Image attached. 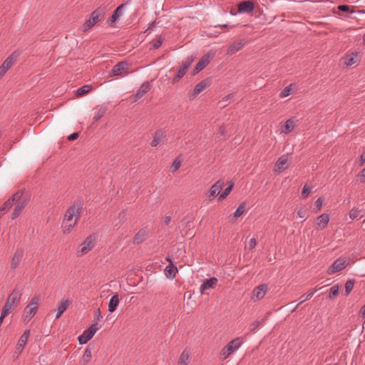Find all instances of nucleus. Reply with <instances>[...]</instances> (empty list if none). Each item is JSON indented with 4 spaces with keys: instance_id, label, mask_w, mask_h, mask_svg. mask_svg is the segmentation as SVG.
<instances>
[{
    "instance_id": "nucleus-1",
    "label": "nucleus",
    "mask_w": 365,
    "mask_h": 365,
    "mask_svg": "<svg viewBox=\"0 0 365 365\" xmlns=\"http://www.w3.org/2000/svg\"><path fill=\"white\" fill-rule=\"evenodd\" d=\"M83 206V200L82 199H78L67 209L64 215L65 227L67 228L64 230V233H69L76 225L78 220L80 219Z\"/></svg>"
},
{
    "instance_id": "nucleus-2",
    "label": "nucleus",
    "mask_w": 365,
    "mask_h": 365,
    "mask_svg": "<svg viewBox=\"0 0 365 365\" xmlns=\"http://www.w3.org/2000/svg\"><path fill=\"white\" fill-rule=\"evenodd\" d=\"M21 295L22 293L21 290H18L16 289H14L12 293L9 295L6 302L2 308V317H6L19 304Z\"/></svg>"
},
{
    "instance_id": "nucleus-3",
    "label": "nucleus",
    "mask_w": 365,
    "mask_h": 365,
    "mask_svg": "<svg viewBox=\"0 0 365 365\" xmlns=\"http://www.w3.org/2000/svg\"><path fill=\"white\" fill-rule=\"evenodd\" d=\"M40 301L41 295L36 294L24 308L23 317L25 322H29L36 314Z\"/></svg>"
},
{
    "instance_id": "nucleus-4",
    "label": "nucleus",
    "mask_w": 365,
    "mask_h": 365,
    "mask_svg": "<svg viewBox=\"0 0 365 365\" xmlns=\"http://www.w3.org/2000/svg\"><path fill=\"white\" fill-rule=\"evenodd\" d=\"M101 327L98 326L97 322L92 324L88 329L85 330L82 334L78 337V340L80 344H85L90 341L95 333Z\"/></svg>"
},
{
    "instance_id": "nucleus-5",
    "label": "nucleus",
    "mask_w": 365,
    "mask_h": 365,
    "mask_svg": "<svg viewBox=\"0 0 365 365\" xmlns=\"http://www.w3.org/2000/svg\"><path fill=\"white\" fill-rule=\"evenodd\" d=\"M349 264L345 258L339 257L337 258L332 264L327 269V273L329 275L334 274L344 269Z\"/></svg>"
},
{
    "instance_id": "nucleus-6",
    "label": "nucleus",
    "mask_w": 365,
    "mask_h": 365,
    "mask_svg": "<svg viewBox=\"0 0 365 365\" xmlns=\"http://www.w3.org/2000/svg\"><path fill=\"white\" fill-rule=\"evenodd\" d=\"M192 61L193 58L188 57L185 61L182 62L177 73L172 80L173 84L178 83L185 75Z\"/></svg>"
},
{
    "instance_id": "nucleus-7",
    "label": "nucleus",
    "mask_w": 365,
    "mask_h": 365,
    "mask_svg": "<svg viewBox=\"0 0 365 365\" xmlns=\"http://www.w3.org/2000/svg\"><path fill=\"white\" fill-rule=\"evenodd\" d=\"M212 83L211 77L206 78L200 83H198L194 88L192 93L189 94L190 99H194L196 96L200 94L204 89L209 87Z\"/></svg>"
},
{
    "instance_id": "nucleus-8",
    "label": "nucleus",
    "mask_w": 365,
    "mask_h": 365,
    "mask_svg": "<svg viewBox=\"0 0 365 365\" xmlns=\"http://www.w3.org/2000/svg\"><path fill=\"white\" fill-rule=\"evenodd\" d=\"M214 53H207L203 55V56L200 59L194 69L192 70V75L195 76L201 71L204 68H205L210 63V60L213 58Z\"/></svg>"
},
{
    "instance_id": "nucleus-9",
    "label": "nucleus",
    "mask_w": 365,
    "mask_h": 365,
    "mask_svg": "<svg viewBox=\"0 0 365 365\" xmlns=\"http://www.w3.org/2000/svg\"><path fill=\"white\" fill-rule=\"evenodd\" d=\"M130 66V64L127 61H120L118 63L113 67L110 76H123L128 73Z\"/></svg>"
},
{
    "instance_id": "nucleus-10",
    "label": "nucleus",
    "mask_w": 365,
    "mask_h": 365,
    "mask_svg": "<svg viewBox=\"0 0 365 365\" xmlns=\"http://www.w3.org/2000/svg\"><path fill=\"white\" fill-rule=\"evenodd\" d=\"M255 8V4L252 0H244L237 4V11L239 13H251Z\"/></svg>"
},
{
    "instance_id": "nucleus-11",
    "label": "nucleus",
    "mask_w": 365,
    "mask_h": 365,
    "mask_svg": "<svg viewBox=\"0 0 365 365\" xmlns=\"http://www.w3.org/2000/svg\"><path fill=\"white\" fill-rule=\"evenodd\" d=\"M96 243V237L94 235H89L81 243V252L82 255L88 253L94 247Z\"/></svg>"
},
{
    "instance_id": "nucleus-12",
    "label": "nucleus",
    "mask_w": 365,
    "mask_h": 365,
    "mask_svg": "<svg viewBox=\"0 0 365 365\" xmlns=\"http://www.w3.org/2000/svg\"><path fill=\"white\" fill-rule=\"evenodd\" d=\"M153 80L150 81L144 82L139 89L137 91L136 93L133 96V102L138 101L140 98H142L147 92H148L152 87V82Z\"/></svg>"
},
{
    "instance_id": "nucleus-13",
    "label": "nucleus",
    "mask_w": 365,
    "mask_h": 365,
    "mask_svg": "<svg viewBox=\"0 0 365 365\" xmlns=\"http://www.w3.org/2000/svg\"><path fill=\"white\" fill-rule=\"evenodd\" d=\"M106 13V7L100 6L91 13V18L92 21H94V23L97 24L98 22L101 21L102 19H104Z\"/></svg>"
},
{
    "instance_id": "nucleus-14",
    "label": "nucleus",
    "mask_w": 365,
    "mask_h": 365,
    "mask_svg": "<svg viewBox=\"0 0 365 365\" xmlns=\"http://www.w3.org/2000/svg\"><path fill=\"white\" fill-rule=\"evenodd\" d=\"M127 5V3L120 4L113 12L112 15L108 19L110 25L114 24L118 18L121 16L123 9Z\"/></svg>"
},
{
    "instance_id": "nucleus-15",
    "label": "nucleus",
    "mask_w": 365,
    "mask_h": 365,
    "mask_svg": "<svg viewBox=\"0 0 365 365\" xmlns=\"http://www.w3.org/2000/svg\"><path fill=\"white\" fill-rule=\"evenodd\" d=\"M19 56L20 52L15 51L4 61L2 65L6 68V70H9L15 63Z\"/></svg>"
},
{
    "instance_id": "nucleus-16",
    "label": "nucleus",
    "mask_w": 365,
    "mask_h": 365,
    "mask_svg": "<svg viewBox=\"0 0 365 365\" xmlns=\"http://www.w3.org/2000/svg\"><path fill=\"white\" fill-rule=\"evenodd\" d=\"M288 159L285 155L280 157L275 163L274 170L275 173H279L284 170L287 166Z\"/></svg>"
},
{
    "instance_id": "nucleus-17",
    "label": "nucleus",
    "mask_w": 365,
    "mask_h": 365,
    "mask_svg": "<svg viewBox=\"0 0 365 365\" xmlns=\"http://www.w3.org/2000/svg\"><path fill=\"white\" fill-rule=\"evenodd\" d=\"M242 344V340L240 338H236L231 341H230L225 346V350L227 351V354H231L236 349H237L240 345Z\"/></svg>"
},
{
    "instance_id": "nucleus-18",
    "label": "nucleus",
    "mask_w": 365,
    "mask_h": 365,
    "mask_svg": "<svg viewBox=\"0 0 365 365\" xmlns=\"http://www.w3.org/2000/svg\"><path fill=\"white\" fill-rule=\"evenodd\" d=\"M30 334V330L26 329L24 334L21 335L20 339L18 341V343L16 344V349L19 351V353L20 354L23 349L25 347V345L26 344V342L28 341L29 336Z\"/></svg>"
},
{
    "instance_id": "nucleus-19",
    "label": "nucleus",
    "mask_w": 365,
    "mask_h": 365,
    "mask_svg": "<svg viewBox=\"0 0 365 365\" xmlns=\"http://www.w3.org/2000/svg\"><path fill=\"white\" fill-rule=\"evenodd\" d=\"M165 132L163 129H158L155 131L153 139L150 143L152 147H156L163 139L165 138Z\"/></svg>"
},
{
    "instance_id": "nucleus-20",
    "label": "nucleus",
    "mask_w": 365,
    "mask_h": 365,
    "mask_svg": "<svg viewBox=\"0 0 365 365\" xmlns=\"http://www.w3.org/2000/svg\"><path fill=\"white\" fill-rule=\"evenodd\" d=\"M246 202H242L237 208V210L233 213L232 216H230V220L232 223L236 222L237 219L240 217L246 210Z\"/></svg>"
},
{
    "instance_id": "nucleus-21",
    "label": "nucleus",
    "mask_w": 365,
    "mask_h": 365,
    "mask_svg": "<svg viewBox=\"0 0 365 365\" xmlns=\"http://www.w3.org/2000/svg\"><path fill=\"white\" fill-rule=\"evenodd\" d=\"M223 186H224V181L222 180H217L214 185H212V187L210 190L209 197H214L217 196L222 190Z\"/></svg>"
},
{
    "instance_id": "nucleus-22",
    "label": "nucleus",
    "mask_w": 365,
    "mask_h": 365,
    "mask_svg": "<svg viewBox=\"0 0 365 365\" xmlns=\"http://www.w3.org/2000/svg\"><path fill=\"white\" fill-rule=\"evenodd\" d=\"M217 283V279L214 277L205 279L200 286V292L203 294L205 289L214 288Z\"/></svg>"
},
{
    "instance_id": "nucleus-23",
    "label": "nucleus",
    "mask_w": 365,
    "mask_h": 365,
    "mask_svg": "<svg viewBox=\"0 0 365 365\" xmlns=\"http://www.w3.org/2000/svg\"><path fill=\"white\" fill-rule=\"evenodd\" d=\"M267 291V285L265 284H262L255 287L252 292L253 296L255 297L257 299H262L266 292Z\"/></svg>"
},
{
    "instance_id": "nucleus-24",
    "label": "nucleus",
    "mask_w": 365,
    "mask_h": 365,
    "mask_svg": "<svg viewBox=\"0 0 365 365\" xmlns=\"http://www.w3.org/2000/svg\"><path fill=\"white\" fill-rule=\"evenodd\" d=\"M245 45L244 40H240L238 41H235L230 45L227 48V54L232 55L240 50L243 46Z\"/></svg>"
},
{
    "instance_id": "nucleus-25",
    "label": "nucleus",
    "mask_w": 365,
    "mask_h": 365,
    "mask_svg": "<svg viewBox=\"0 0 365 365\" xmlns=\"http://www.w3.org/2000/svg\"><path fill=\"white\" fill-rule=\"evenodd\" d=\"M27 205V200H24L22 202H19V203L16 204L15 208L11 215V220H15L17 218L21 213L24 208Z\"/></svg>"
},
{
    "instance_id": "nucleus-26",
    "label": "nucleus",
    "mask_w": 365,
    "mask_h": 365,
    "mask_svg": "<svg viewBox=\"0 0 365 365\" xmlns=\"http://www.w3.org/2000/svg\"><path fill=\"white\" fill-rule=\"evenodd\" d=\"M164 272L167 278L173 279L178 272V268L175 264H173V262L170 261V264L165 268Z\"/></svg>"
},
{
    "instance_id": "nucleus-27",
    "label": "nucleus",
    "mask_w": 365,
    "mask_h": 365,
    "mask_svg": "<svg viewBox=\"0 0 365 365\" xmlns=\"http://www.w3.org/2000/svg\"><path fill=\"white\" fill-rule=\"evenodd\" d=\"M25 189H21L15 192L11 197L12 201L14 202L15 204L19 203V202H22L24 200H27V202H29V197L26 195H24Z\"/></svg>"
},
{
    "instance_id": "nucleus-28",
    "label": "nucleus",
    "mask_w": 365,
    "mask_h": 365,
    "mask_svg": "<svg viewBox=\"0 0 365 365\" xmlns=\"http://www.w3.org/2000/svg\"><path fill=\"white\" fill-rule=\"evenodd\" d=\"M23 255H24L23 250H17L16 251V252L14 255V257L11 259V268L12 269H14L17 267V266L19 265V264L20 263V262L22 259Z\"/></svg>"
},
{
    "instance_id": "nucleus-29",
    "label": "nucleus",
    "mask_w": 365,
    "mask_h": 365,
    "mask_svg": "<svg viewBox=\"0 0 365 365\" xmlns=\"http://www.w3.org/2000/svg\"><path fill=\"white\" fill-rule=\"evenodd\" d=\"M317 226L321 229H325L329 222V215L327 213L322 214L317 217Z\"/></svg>"
},
{
    "instance_id": "nucleus-30",
    "label": "nucleus",
    "mask_w": 365,
    "mask_h": 365,
    "mask_svg": "<svg viewBox=\"0 0 365 365\" xmlns=\"http://www.w3.org/2000/svg\"><path fill=\"white\" fill-rule=\"evenodd\" d=\"M71 304V301L70 299H66V301L61 302L58 304V312L56 315V319H58L61 317L63 313L67 309L68 306Z\"/></svg>"
},
{
    "instance_id": "nucleus-31",
    "label": "nucleus",
    "mask_w": 365,
    "mask_h": 365,
    "mask_svg": "<svg viewBox=\"0 0 365 365\" xmlns=\"http://www.w3.org/2000/svg\"><path fill=\"white\" fill-rule=\"evenodd\" d=\"M119 304V297H118V294H114L110 299L109 302H108V312L113 313L114 312L118 306Z\"/></svg>"
},
{
    "instance_id": "nucleus-32",
    "label": "nucleus",
    "mask_w": 365,
    "mask_h": 365,
    "mask_svg": "<svg viewBox=\"0 0 365 365\" xmlns=\"http://www.w3.org/2000/svg\"><path fill=\"white\" fill-rule=\"evenodd\" d=\"M190 361V351L185 349L182 354H180V359L178 360L179 365H187Z\"/></svg>"
},
{
    "instance_id": "nucleus-33",
    "label": "nucleus",
    "mask_w": 365,
    "mask_h": 365,
    "mask_svg": "<svg viewBox=\"0 0 365 365\" xmlns=\"http://www.w3.org/2000/svg\"><path fill=\"white\" fill-rule=\"evenodd\" d=\"M146 235V231L144 229H140L133 237V243L135 245L140 244L144 240Z\"/></svg>"
},
{
    "instance_id": "nucleus-34",
    "label": "nucleus",
    "mask_w": 365,
    "mask_h": 365,
    "mask_svg": "<svg viewBox=\"0 0 365 365\" xmlns=\"http://www.w3.org/2000/svg\"><path fill=\"white\" fill-rule=\"evenodd\" d=\"M93 348H94V346H93L91 347V344H90L86 349L84 354L83 355V361L84 362V365H86L87 363H88L90 361L91 356H92L91 351Z\"/></svg>"
},
{
    "instance_id": "nucleus-35",
    "label": "nucleus",
    "mask_w": 365,
    "mask_h": 365,
    "mask_svg": "<svg viewBox=\"0 0 365 365\" xmlns=\"http://www.w3.org/2000/svg\"><path fill=\"white\" fill-rule=\"evenodd\" d=\"M91 89H92L91 86L85 85L83 86H81L76 90V96L78 97L83 96L87 94L89 91H91Z\"/></svg>"
},
{
    "instance_id": "nucleus-36",
    "label": "nucleus",
    "mask_w": 365,
    "mask_h": 365,
    "mask_svg": "<svg viewBox=\"0 0 365 365\" xmlns=\"http://www.w3.org/2000/svg\"><path fill=\"white\" fill-rule=\"evenodd\" d=\"M233 187H234V183L230 182L228 185V186L225 189V190L220 195V196L217 199L218 202H220V201L223 200L224 199H225L227 197V195L230 193L232 190L233 189Z\"/></svg>"
},
{
    "instance_id": "nucleus-37",
    "label": "nucleus",
    "mask_w": 365,
    "mask_h": 365,
    "mask_svg": "<svg viewBox=\"0 0 365 365\" xmlns=\"http://www.w3.org/2000/svg\"><path fill=\"white\" fill-rule=\"evenodd\" d=\"M357 56V53H351V54H348L344 57V63L348 66H351L353 64L356 63L355 57Z\"/></svg>"
},
{
    "instance_id": "nucleus-38",
    "label": "nucleus",
    "mask_w": 365,
    "mask_h": 365,
    "mask_svg": "<svg viewBox=\"0 0 365 365\" xmlns=\"http://www.w3.org/2000/svg\"><path fill=\"white\" fill-rule=\"evenodd\" d=\"M355 284V279H348L345 284V295L348 296L351 292L353 290L354 286Z\"/></svg>"
},
{
    "instance_id": "nucleus-39",
    "label": "nucleus",
    "mask_w": 365,
    "mask_h": 365,
    "mask_svg": "<svg viewBox=\"0 0 365 365\" xmlns=\"http://www.w3.org/2000/svg\"><path fill=\"white\" fill-rule=\"evenodd\" d=\"M294 126H295V123L292 118L287 120L284 125V128H285L284 132L286 133H291L294 130Z\"/></svg>"
},
{
    "instance_id": "nucleus-40",
    "label": "nucleus",
    "mask_w": 365,
    "mask_h": 365,
    "mask_svg": "<svg viewBox=\"0 0 365 365\" xmlns=\"http://www.w3.org/2000/svg\"><path fill=\"white\" fill-rule=\"evenodd\" d=\"M106 110H107V108L105 106V107H101L98 110L97 112L95 114V116H94V120L95 121H98V120H100L101 118H103L104 116V115L106 114Z\"/></svg>"
},
{
    "instance_id": "nucleus-41",
    "label": "nucleus",
    "mask_w": 365,
    "mask_h": 365,
    "mask_svg": "<svg viewBox=\"0 0 365 365\" xmlns=\"http://www.w3.org/2000/svg\"><path fill=\"white\" fill-rule=\"evenodd\" d=\"M339 292V286L338 284L334 285L331 287L329 298V299H334L336 296H338Z\"/></svg>"
},
{
    "instance_id": "nucleus-42",
    "label": "nucleus",
    "mask_w": 365,
    "mask_h": 365,
    "mask_svg": "<svg viewBox=\"0 0 365 365\" xmlns=\"http://www.w3.org/2000/svg\"><path fill=\"white\" fill-rule=\"evenodd\" d=\"M95 24L96 23H94L90 17V19L86 21V22L81 26V29L83 31H86L88 29L92 28Z\"/></svg>"
},
{
    "instance_id": "nucleus-43",
    "label": "nucleus",
    "mask_w": 365,
    "mask_h": 365,
    "mask_svg": "<svg viewBox=\"0 0 365 365\" xmlns=\"http://www.w3.org/2000/svg\"><path fill=\"white\" fill-rule=\"evenodd\" d=\"M338 9L339 11H341V12H348V13H354V12L353 7H351L349 5H346V4L339 5Z\"/></svg>"
},
{
    "instance_id": "nucleus-44",
    "label": "nucleus",
    "mask_w": 365,
    "mask_h": 365,
    "mask_svg": "<svg viewBox=\"0 0 365 365\" xmlns=\"http://www.w3.org/2000/svg\"><path fill=\"white\" fill-rule=\"evenodd\" d=\"M14 204H15L14 202L12 201L11 198H9L4 203L0 210L4 212V211L9 210L14 205Z\"/></svg>"
},
{
    "instance_id": "nucleus-45",
    "label": "nucleus",
    "mask_w": 365,
    "mask_h": 365,
    "mask_svg": "<svg viewBox=\"0 0 365 365\" xmlns=\"http://www.w3.org/2000/svg\"><path fill=\"white\" fill-rule=\"evenodd\" d=\"M292 85H289V86H286L280 93V97L281 98H284V97H287L288 96H289L292 93Z\"/></svg>"
},
{
    "instance_id": "nucleus-46",
    "label": "nucleus",
    "mask_w": 365,
    "mask_h": 365,
    "mask_svg": "<svg viewBox=\"0 0 365 365\" xmlns=\"http://www.w3.org/2000/svg\"><path fill=\"white\" fill-rule=\"evenodd\" d=\"M311 191H312V187H309L307 185V184H306L302 188V197L307 198L309 196V195L310 194Z\"/></svg>"
},
{
    "instance_id": "nucleus-47",
    "label": "nucleus",
    "mask_w": 365,
    "mask_h": 365,
    "mask_svg": "<svg viewBox=\"0 0 365 365\" xmlns=\"http://www.w3.org/2000/svg\"><path fill=\"white\" fill-rule=\"evenodd\" d=\"M164 41V38L161 36H160L155 41H153V49H157L163 43Z\"/></svg>"
},
{
    "instance_id": "nucleus-48",
    "label": "nucleus",
    "mask_w": 365,
    "mask_h": 365,
    "mask_svg": "<svg viewBox=\"0 0 365 365\" xmlns=\"http://www.w3.org/2000/svg\"><path fill=\"white\" fill-rule=\"evenodd\" d=\"M180 165H181V160H179L178 158H175L172 164V166H171V168H173L172 172L175 173L178 169L180 168Z\"/></svg>"
},
{
    "instance_id": "nucleus-49",
    "label": "nucleus",
    "mask_w": 365,
    "mask_h": 365,
    "mask_svg": "<svg viewBox=\"0 0 365 365\" xmlns=\"http://www.w3.org/2000/svg\"><path fill=\"white\" fill-rule=\"evenodd\" d=\"M361 210L358 209L353 208L349 212V217L351 219L354 220L356 219L359 215Z\"/></svg>"
},
{
    "instance_id": "nucleus-50",
    "label": "nucleus",
    "mask_w": 365,
    "mask_h": 365,
    "mask_svg": "<svg viewBox=\"0 0 365 365\" xmlns=\"http://www.w3.org/2000/svg\"><path fill=\"white\" fill-rule=\"evenodd\" d=\"M233 96H234V94H233V93H230V94H229V95H227V96H225V97L222 99V101H219V103H222V108H225V107H226V106H228V104H227V103H225V102H226L227 101H228L229 99H230V98H233Z\"/></svg>"
},
{
    "instance_id": "nucleus-51",
    "label": "nucleus",
    "mask_w": 365,
    "mask_h": 365,
    "mask_svg": "<svg viewBox=\"0 0 365 365\" xmlns=\"http://www.w3.org/2000/svg\"><path fill=\"white\" fill-rule=\"evenodd\" d=\"M323 205V199L322 197H319L314 203V205L316 207V210H314L315 212H317L322 207Z\"/></svg>"
},
{
    "instance_id": "nucleus-52",
    "label": "nucleus",
    "mask_w": 365,
    "mask_h": 365,
    "mask_svg": "<svg viewBox=\"0 0 365 365\" xmlns=\"http://www.w3.org/2000/svg\"><path fill=\"white\" fill-rule=\"evenodd\" d=\"M318 290V288L316 287L313 292H312L311 293L308 294L306 297H304V295L302 296L301 297V299H302L300 302H299V304H302L303 302H304L306 300H307L308 299L311 298L313 294Z\"/></svg>"
},
{
    "instance_id": "nucleus-53",
    "label": "nucleus",
    "mask_w": 365,
    "mask_h": 365,
    "mask_svg": "<svg viewBox=\"0 0 365 365\" xmlns=\"http://www.w3.org/2000/svg\"><path fill=\"white\" fill-rule=\"evenodd\" d=\"M101 319H103V316L101 315V312L100 308H98L94 312V320L95 321H100Z\"/></svg>"
},
{
    "instance_id": "nucleus-54",
    "label": "nucleus",
    "mask_w": 365,
    "mask_h": 365,
    "mask_svg": "<svg viewBox=\"0 0 365 365\" xmlns=\"http://www.w3.org/2000/svg\"><path fill=\"white\" fill-rule=\"evenodd\" d=\"M299 305H300L299 302L297 304H295V302L292 301V302H289L287 304V307L289 309H292V312H294L297 309V308L298 307Z\"/></svg>"
},
{
    "instance_id": "nucleus-55",
    "label": "nucleus",
    "mask_w": 365,
    "mask_h": 365,
    "mask_svg": "<svg viewBox=\"0 0 365 365\" xmlns=\"http://www.w3.org/2000/svg\"><path fill=\"white\" fill-rule=\"evenodd\" d=\"M259 321H255L251 324L250 331L254 332L260 325Z\"/></svg>"
},
{
    "instance_id": "nucleus-56",
    "label": "nucleus",
    "mask_w": 365,
    "mask_h": 365,
    "mask_svg": "<svg viewBox=\"0 0 365 365\" xmlns=\"http://www.w3.org/2000/svg\"><path fill=\"white\" fill-rule=\"evenodd\" d=\"M307 210L305 209V208H300L298 212H297V215L299 217H304L306 215H307Z\"/></svg>"
},
{
    "instance_id": "nucleus-57",
    "label": "nucleus",
    "mask_w": 365,
    "mask_h": 365,
    "mask_svg": "<svg viewBox=\"0 0 365 365\" xmlns=\"http://www.w3.org/2000/svg\"><path fill=\"white\" fill-rule=\"evenodd\" d=\"M79 136V133L77 132L71 133L70 135L68 136V140L70 141H73L76 140Z\"/></svg>"
},
{
    "instance_id": "nucleus-58",
    "label": "nucleus",
    "mask_w": 365,
    "mask_h": 365,
    "mask_svg": "<svg viewBox=\"0 0 365 365\" xmlns=\"http://www.w3.org/2000/svg\"><path fill=\"white\" fill-rule=\"evenodd\" d=\"M126 215H127V211L125 210H123L118 214V219L120 220V221L124 220L125 219Z\"/></svg>"
},
{
    "instance_id": "nucleus-59",
    "label": "nucleus",
    "mask_w": 365,
    "mask_h": 365,
    "mask_svg": "<svg viewBox=\"0 0 365 365\" xmlns=\"http://www.w3.org/2000/svg\"><path fill=\"white\" fill-rule=\"evenodd\" d=\"M358 175L360 178V182L362 183L365 182V168L359 173Z\"/></svg>"
},
{
    "instance_id": "nucleus-60",
    "label": "nucleus",
    "mask_w": 365,
    "mask_h": 365,
    "mask_svg": "<svg viewBox=\"0 0 365 365\" xmlns=\"http://www.w3.org/2000/svg\"><path fill=\"white\" fill-rule=\"evenodd\" d=\"M257 245V240L255 238H252L249 242V249L252 250Z\"/></svg>"
},
{
    "instance_id": "nucleus-61",
    "label": "nucleus",
    "mask_w": 365,
    "mask_h": 365,
    "mask_svg": "<svg viewBox=\"0 0 365 365\" xmlns=\"http://www.w3.org/2000/svg\"><path fill=\"white\" fill-rule=\"evenodd\" d=\"M219 133L221 135L225 136L227 133L226 127L224 125H221L219 128Z\"/></svg>"
},
{
    "instance_id": "nucleus-62",
    "label": "nucleus",
    "mask_w": 365,
    "mask_h": 365,
    "mask_svg": "<svg viewBox=\"0 0 365 365\" xmlns=\"http://www.w3.org/2000/svg\"><path fill=\"white\" fill-rule=\"evenodd\" d=\"M365 163V152L363 153L359 158V166H362Z\"/></svg>"
},
{
    "instance_id": "nucleus-63",
    "label": "nucleus",
    "mask_w": 365,
    "mask_h": 365,
    "mask_svg": "<svg viewBox=\"0 0 365 365\" xmlns=\"http://www.w3.org/2000/svg\"><path fill=\"white\" fill-rule=\"evenodd\" d=\"M8 70H6V68L1 65L0 66V78L6 73Z\"/></svg>"
},
{
    "instance_id": "nucleus-64",
    "label": "nucleus",
    "mask_w": 365,
    "mask_h": 365,
    "mask_svg": "<svg viewBox=\"0 0 365 365\" xmlns=\"http://www.w3.org/2000/svg\"><path fill=\"white\" fill-rule=\"evenodd\" d=\"M171 220V216H166L164 220V224L168 225L170 222Z\"/></svg>"
}]
</instances>
